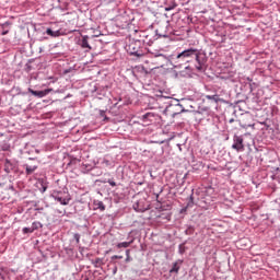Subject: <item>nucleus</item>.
Instances as JSON below:
<instances>
[{"instance_id":"c756f323","label":"nucleus","mask_w":280,"mask_h":280,"mask_svg":"<svg viewBox=\"0 0 280 280\" xmlns=\"http://www.w3.org/2000/svg\"><path fill=\"white\" fill-rule=\"evenodd\" d=\"M187 207H194V195H190Z\"/></svg>"},{"instance_id":"6e6552de","label":"nucleus","mask_w":280,"mask_h":280,"mask_svg":"<svg viewBox=\"0 0 280 280\" xmlns=\"http://www.w3.org/2000/svg\"><path fill=\"white\" fill-rule=\"evenodd\" d=\"M51 198H54V200H56L57 202H60V205H63V206H67L69 205V202H71V198L62 197V192L60 191H54L51 194Z\"/></svg>"},{"instance_id":"a878e982","label":"nucleus","mask_w":280,"mask_h":280,"mask_svg":"<svg viewBox=\"0 0 280 280\" xmlns=\"http://www.w3.org/2000/svg\"><path fill=\"white\" fill-rule=\"evenodd\" d=\"M143 37L145 38V39H143V43H147V45H152V43H154V39H152V38H149L148 39V35H143Z\"/></svg>"},{"instance_id":"4be33fe9","label":"nucleus","mask_w":280,"mask_h":280,"mask_svg":"<svg viewBox=\"0 0 280 280\" xmlns=\"http://www.w3.org/2000/svg\"><path fill=\"white\" fill-rule=\"evenodd\" d=\"M194 226L189 225L186 230H185V235H194Z\"/></svg>"},{"instance_id":"0eeeda50","label":"nucleus","mask_w":280,"mask_h":280,"mask_svg":"<svg viewBox=\"0 0 280 280\" xmlns=\"http://www.w3.org/2000/svg\"><path fill=\"white\" fill-rule=\"evenodd\" d=\"M232 149L236 152H244V137L234 135Z\"/></svg>"},{"instance_id":"a19ab883","label":"nucleus","mask_w":280,"mask_h":280,"mask_svg":"<svg viewBox=\"0 0 280 280\" xmlns=\"http://www.w3.org/2000/svg\"><path fill=\"white\" fill-rule=\"evenodd\" d=\"M247 81H248V82H253V79H250V78H247Z\"/></svg>"},{"instance_id":"473e14b6","label":"nucleus","mask_w":280,"mask_h":280,"mask_svg":"<svg viewBox=\"0 0 280 280\" xmlns=\"http://www.w3.org/2000/svg\"><path fill=\"white\" fill-rule=\"evenodd\" d=\"M8 34H10L9 30H3L2 33H1L2 36H8Z\"/></svg>"},{"instance_id":"1a4fd4ad","label":"nucleus","mask_w":280,"mask_h":280,"mask_svg":"<svg viewBox=\"0 0 280 280\" xmlns=\"http://www.w3.org/2000/svg\"><path fill=\"white\" fill-rule=\"evenodd\" d=\"M78 46L81 47V49H85V51H91V44H89V35H83L78 40Z\"/></svg>"},{"instance_id":"9b49d317","label":"nucleus","mask_w":280,"mask_h":280,"mask_svg":"<svg viewBox=\"0 0 280 280\" xmlns=\"http://www.w3.org/2000/svg\"><path fill=\"white\" fill-rule=\"evenodd\" d=\"M205 97L206 100H209L213 104H220V102H224V100H222L218 94H213V95L207 94Z\"/></svg>"},{"instance_id":"ddd939ff","label":"nucleus","mask_w":280,"mask_h":280,"mask_svg":"<svg viewBox=\"0 0 280 280\" xmlns=\"http://www.w3.org/2000/svg\"><path fill=\"white\" fill-rule=\"evenodd\" d=\"M94 211H106V206L101 200H94Z\"/></svg>"},{"instance_id":"7ed1b4c3","label":"nucleus","mask_w":280,"mask_h":280,"mask_svg":"<svg viewBox=\"0 0 280 280\" xmlns=\"http://www.w3.org/2000/svg\"><path fill=\"white\" fill-rule=\"evenodd\" d=\"M127 51L130 56H135L136 58H143V56L148 54V49L143 47L141 40H136L129 44Z\"/></svg>"},{"instance_id":"f3484780","label":"nucleus","mask_w":280,"mask_h":280,"mask_svg":"<svg viewBox=\"0 0 280 280\" xmlns=\"http://www.w3.org/2000/svg\"><path fill=\"white\" fill-rule=\"evenodd\" d=\"M185 244H187V241H185L184 243L178 245V253L179 255H185L187 247L185 246Z\"/></svg>"},{"instance_id":"4c0bfd02","label":"nucleus","mask_w":280,"mask_h":280,"mask_svg":"<svg viewBox=\"0 0 280 280\" xmlns=\"http://www.w3.org/2000/svg\"><path fill=\"white\" fill-rule=\"evenodd\" d=\"M96 176H102V171H97Z\"/></svg>"},{"instance_id":"49530a36","label":"nucleus","mask_w":280,"mask_h":280,"mask_svg":"<svg viewBox=\"0 0 280 280\" xmlns=\"http://www.w3.org/2000/svg\"><path fill=\"white\" fill-rule=\"evenodd\" d=\"M7 163H10V161L7 160Z\"/></svg>"},{"instance_id":"6ab92c4d","label":"nucleus","mask_w":280,"mask_h":280,"mask_svg":"<svg viewBox=\"0 0 280 280\" xmlns=\"http://www.w3.org/2000/svg\"><path fill=\"white\" fill-rule=\"evenodd\" d=\"M152 58H163V60H167V57L160 51L151 52Z\"/></svg>"},{"instance_id":"20e7f679","label":"nucleus","mask_w":280,"mask_h":280,"mask_svg":"<svg viewBox=\"0 0 280 280\" xmlns=\"http://www.w3.org/2000/svg\"><path fill=\"white\" fill-rule=\"evenodd\" d=\"M167 61L172 62L175 69H189L183 51L168 56Z\"/></svg>"},{"instance_id":"c9c22d12","label":"nucleus","mask_w":280,"mask_h":280,"mask_svg":"<svg viewBox=\"0 0 280 280\" xmlns=\"http://www.w3.org/2000/svg\"><path fill=\"white\" fill-rule=\"evenodd\" d=\"M8 25H10V22H4L3 24H1V27H5Z\"/></svg>"},{"instance_id":"37998d69","label":"nucleus","mask_w":280,"mask_h":280,"mask_svg":"<svg viewBox=\"0 0 280 280\" xmlns=\"http://www.w3.org/2000/svg\"><path fill=\"white\" fill-rule=\"evenodd\" d=\"M178 148H179V150H182V147H180V144H178Z\"/></svg>"},{"instance_id":"a211bd4d","label":"nucleus","mask_w":280,"mask_h":280,"mask_svg":"<svg viewBox=\"0 0 280 280\" xmlns=\"http://www.w3.org/2000/svg\"><path fill=\"white\" fill-rule=\"evenodd\" d=\"M171 1V4H166L165 5V8H164V10L166 11V12H170V11H172V10H174V8H176V2H174L173 0H170Z\"/></svg>"},{"instance_id":"e433bc0d","label":"nucleus","mask_w":280,"mask_h":280,"mask_svg":"<svg viewBox=\"0 0 280 280\" xmlns=\"http://www.w3.org/2000/svg\"><path fill=\"white\" fill-rule=\"evenodd\" d=\"M79 253L82 255V253H84V247H79Z\"/></svg>"},{"instance_id":"423d86ee","label":"nucleus","mask_w":280,"mask_h":280,"mask_svg":"<svg viewBox=\"0 0 280 280\" xmlns=\"http://www.w3.org/2000/svg\"><path fill=\"white\" fill-rule=\"evenodd\" d=\"M140 120L144 126H150L151 124H154L155 121H159V114L154 112H148L140 116Z\"/></svg>"},{"instance_id":"9d476101","label":"nucleus","mask_w":280,"mask_h":280,"mask_svg":"<svg viewBox=\"0 0 280 280\" xmlns=\"http://www.w3.org/2000/svg\"><path fill=\"white\" fill-rule=\"evenodd\" d=\"M151 72L152 70L144 68L142 65L136 66L132 70L133 74L138 73L139 75H149Z\"/></svg>"},{"instance_id":"58836bf2","label":"nucleus","mask_w":280,"mask_h":280,"mask_svg":"<svg viewBox=\"0 0 280 280\" xmlns=\"http://www.w3.org/2000/svg\"><path fill=\"white\" fill-rule=\"evenodd\" d=\"M187 209H189V207H185L184 209H182V213H184V211H187Z\"/></svg>"},{"instance_id":"f704fd0d","label":"nucleus","mask_w":280,"mask_h":280,"mask_svg":"<svg viewBox=\"0 0 280 280\" xmlns=\"http://www.w3.org/2000/svg\"><path fill=\"white\" fill-rule=\"evenodd\" d=\"M103 164H104V165H110V162H109L108 160H104V161H103Z\"/></svg>"},{"instance_id":"f257e3e1","label":"nucleus","mask_w":280,"mask_h":280,"mask_svg":"<svg viewBox=\"0 0 280 280\" xmlns=\"http://www.w3.org/2000/svg\"><path fill=\"white\" fill-rule=\"evenodd\" d=\"M183 54L186 60V65H189V62H195V69H197V71H205V62H207V55L200 51V49L190 47L184 49Z\"/></svg>"},{"instance_id":"aec40b11","label":"nucleus","mask_w":280,"mask_h":280,"mask_svg":"<svg viewBox=\"0 0 280 280\" xmlns=\"http://www.w3.org/2000/svg\"><path fill=\"white\" fill-rule=\"evenodd\" d=\"M132 244V241L130 242H121L117 244V248H128Z\"/></svg>"},{"instance_id":"a18cd8bd","label":"nucleus","mask_w":280,"mask_h":280,"mask_svg":"<svg viewBox=\"0 0 280 280\" xmlns=\"http://www.w3.org/2000/svg\"><path fill=\"white\" fill-rule=\"evenodd\" d=\"M84 280H90L89 278H84Z\"/></svg>"},{"instance_id":"bb28decb","label":"nucleus","mask_w":280,"mask_h":280,"mask_svg":"<svg viewBox=\"0 0 280 280\" xmlns=\"http://www.w3.org/2000/svg\"><path fill=\"white\" fill-rule=\"evenodd\" d=\"M104 183H108V185H110V187H117V183H115V179L109 178L107 180H105Z\"/></svg>"},{"instance_id":"cd10ccee","label":"nucleus","mask_w":280,"mask_h":280,"mask_svg":"<svg viewBox=\"0 0 280 280\" xmlns=\"http://www.w3.org/2000/svg\"><path fill=\"white\" fill-rule=\"evenodd\" d=\"M152 65H156L158 67H163L165 65H167V61H151Z\"/></svg>"},{"instance_id":"79ce46f5","label":"nucleus","mask_w":280,"mask_h":280,"mask_svg":"<svg viewBox=\"0 0 280 280\" xmlns=\"http://www.w3.org/2000/svg\"><path fill=\"white\" fill-rule=\"evenodd\" d=\"M28 160H30V161H36V159H33V158H30Z\"/></svg>"},{"instance_id":"2f4dec72","label":"nucleus","mask_w":280,"mask_h":280,"mask_svg":"<svg viewBox=\"0 0 280 280\" xmlns=\"http://www.w3.org/2000/svg\"><path fill=\"white\" fill-rule=\"evenodd\" d=\"M161 194H163V187H160V191L154 194L155 198H159Z\"/></svg>"},{"instance_id":"ea45409f","label":"nucleus","mask_w":280,"mask_h":280,"mask_svg":"<svg viewBox=\"0 0 280 280\" xmlns=\"http://www.w3.org/2000/svg\"><path fill=\"white\" fill-rule=\"evenodd\" d=\"M95 172H97V168H93V170H92V174L95 175Z\"/></svg>"},{"instance_id":"412c9836","label":"nucleus","mask_w":280,"mask_h":280,"mask_svg":"<svg viewBox=\"0 0 280 280\" xmlns=\"http://www.w3.org/2000/svg\"><path fill=\"white\" fill-rule=\"evenodd\" d=\"M178 270H180V267L178 266V261H176V262L173 264V267L170 269V272L171 273H173V272L178 273Z\"/></svg>"},{"instance_id":"f8f14e48","label":"nucleus","mask_w":280,"mask_h":280,"mask_svg":"<svg viewBox=\"0 0 280 280\" xmlns=\"http://www.w3.org/2000/svg\"><path fill=\"white\" fill-rule=\"evenodd\" d=\"M25 173L27 176H31L32 173L38 170V164H24Z\"/></svg>"},{"instance_id":"39448f33","label":"nucleus","mask_w":280,"mask_h":280,"mask_svg":"<svg viewBox=\"0 0 280 280\" xmlns=\"http://www.w3.org/2000/svg\"><path fill=\"white\" fill-rule=\"evenodd\" d=\"M158 38H167L172 34V25L170 21L160 24L159 28L155 30Z\"/></svg>"},{"instance_id":"2eb2a0df","label":"nucleus","mask_w":280,"mask_h":280,"mask_svg":"<svg viewBox=\"0 0 280 280\" xmlns=\"http://www.w3.org/2000/svg\"><path fill=\"white\" fill-rule=\"evenodd\" d=\"M54 91L52 89H46L43 91H37V97H46V95H49Z\"/></svg>"},{"instance_id":"4468645a","label":"nucleus","mask_w":280,"mask_h":280,"mask_svg":"<svg viewBox=\"0 0 280 280\" xmlns=\"http://www.w3.org/2000/svg\"><path fill=\"white\" fill-rule=\"evenodd\" d=\"M46 34L48 36H51L52 38H58V36H60V31H54L51 28H47Z\"/></svg>"},{"instance_id":"7c9ffc66","label":"nucleus","mask_w":280,"mask_h":280,"mask_svg":"<svg viewBox=\"0 0 280 280\" xmlns=\"http://www.w3.org/2000/svg\"><path fill=\"white\" fill-rule=\"evenodd\" d=\"M73 237H74L77 244H79V242H80V233H74Z\"/></svg>"},{"instance_id":"c85d7f7f","label":"nucleus","mask_w":280,"mask_h":280,"mask_svg":"<svg viewBox=\"0 0 280 280\" xmlns=\"http://www.w3.org/2000/svg\"><path fill=\"white\" fill-rule=\"evenodd\" d=\"M28 93H31V95H34L35 97H38V91H34L32 88H28Z\"/></svg>"},{"instance_id":"dca6fc26","label":"nucleus","mask_w":280,"mask_h":280,"mask_svg":"<svg viewBox=\"0 0 280 280\" xmlns=\"http://www.w3.org/2000/svg\"><path fill=\"white\" fill-rule=\"evenodd\" d=\"M32 231H38V229H43V223L39 221H34L31 226Z\"/></svg>"},{"instance_id":"c03bdc74","label":"nucleus","mask_w":280,"mask_h":280,"mask_svg":"<svg viewBox=\"0 0 280 280\" xmlns=\"http://www.w3.org/2000/svg\"><path fill=\"white\" fill-rule=\"evenodd\" d=\"M97 261H101L100 258L96 259V262H97Z\"/></svg>"},{"instance_id":"b1692460","label":"nucleus","mask_w":280,"mask_h":280,"mask_svg":"<svg viewBox=\"0 0 280 280\" xmlns=\"http://www.w3.org/2000/svg\"><path fill=\"white\" fill-rule=\"evenodd\" d=\"M100 117H103V121H108V117L106 115V110H100Z\"/></svg>"},{"instance_id":"393cba45","label":"nucleus","mask_w":280,"mask_h":280,"mask_svg":"<svg viewBox=\"0 0 280 280\" xmlns=\"http://www.w3.org/2000/svg\"><path fill=\"white\" fill-rule=\"evenodd\" d=\"M22 233H23L24 235H27V234H30V233H34V230H32V228H23V229H22Z\"/></svg>"},{"instance_id":"72a5a7b5","label":"nucleus","mask_w":280,"mask_h":280,"mask_svg":"<svg viewBox=\"0 0 280 280\" xmlns=\"http://www.w3.org/2000/svg\"><path fill=\"white\" fill-rule=\"evenodd\" d=\"M112 259H124V256L114 255V256H112Z\"/></svg>"},{"instance_id":"f03ea898","label":"nucleus","mask_w":280,"mask_h":280,"mask_svg":"<svg viewBox=\"0 0 280 280\" xmlns=\"http://www.w3.org/2000/svg\"><path fill=\"white\" fill-rule=\"evenodd\" d=\"M161 100H167L166 104H168V106H166L165 112L173 113L172 117H176V115H180V113H187V109L178 103V100L172 101V97L167 96H162Z\"/></svg>"},{"instance_id":"5701e85b","label":"nucleus","mask_w":280,"mask_h":280,"mask_svg":"<svg viewBox=\"0 0 280 280\" xmlns=\"http://www.w3.org/2000/svg\"><path fill=\"white\" fill-rule=\"evenodd\" d=\"M132 261V257H130V249H126V259L125 262L128 264Z\"/></svg>"}]
</instances>
